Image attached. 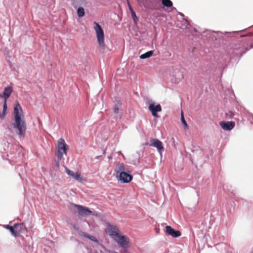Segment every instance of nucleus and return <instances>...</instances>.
Segmentation results:
<instances>
[{
	"instance_id": "f257e3e1",
	"label": "nucleus",
	"mask_w": 253,
	"mask_h": 253,
	"mask_svg": "<svg viewBox=\"0 0 253 253\" xmlns=\"http://www.w3.org/2000/svg\"><path fill=\"white\" fill-rule=\"evenodd\" d=\"M14 122L7 126L8 130L12 134H16L20 137H24L26 130V126L23 120L21 106L17 103L14 106Z\"/></svg>"
},
{
	"instance_id": "f03ea898",
	"label": "nucleus",
	"mask_w": 253,
	"mask_h": 253,
	"mask_svg": "<svg viewBox=\"0 0 253 253\" xmlns=\"http://www.w3.org/2000/svg\"><path fill=\"white\" fill-rule=\"evenodd\" d=\"M95 26L94 29L96 34V37L98 45L100 48L104 49L105 46L104 42V34L101 26L97 22H94Z\"/></svg>"
},
{
	"instance_id": "7ed1b4c3",
	"label": "nucleus",
	"mask_w": 253,
	"mask_h": 253,
	"mask_svg": "<svg viewBox=\"0 0 253 253\" xmlns=\"http://www.w3.org/2000/svg\"><path fill=\"white\" fill-rule=\"evenodd\" d=\"M71 208L75 211L78 213L79 215L82 216H86L90 214H92L94 216H97V213H93L90 211L88 208L84 207L81 205H78L77 204H73L71 205Z\"/></svg>"
},
{
	"instance_id": "20e7f679",
	"label": "nucleus",
	"mask_w": 253,
	"mask_h": 253,
	"mask_svg": "<svg viewBox=\"0 0 253 253\" xmlns=\"http://www.w3.org/2000/svg\"><path fill=\"white\" fill-rule=\"evenodd\" d=\"M68 146L65 143L64 139L60 138L58 140L57 145L56 156L58 159H61L63 155L67 154V150Z\"/></svg>"
},
{
	"instance_id": "39448f33",
	"label": "nucleus",
	"mask_w": 253,
	"mask_h": 253,
	"mask_svg": "<svg viewBox=\"0 0 253 253\" xmlns=\"http://www.w3.org/2000/svg\"><path fill=\"white\" fill-rule=\"evenodd\" d=\"M114 241L122 248L124 249H127L129 247V240L124 235L121 234L116 238Z\"/></svg>"
},
{
	"instance_id": "423d86ee",
	"label": "nucleus",
	"mask_w": 253,
	"mask_h": 253,
	"mask_svg": "<svg viewBox=\"0 0 253 253\" xmlns=\"http://www.w3.org/2000/svg\"><path fill=\"white\" fill-rule=\"evenodd\" d=\"M106 231L107 234L114 240L120 234L118 227L114 225H108L107 227Z\"/></svg>"
},
{
	"instance_id": "0eeeda50",
	"label": "nucleus",
	"mask_w": 253,
	"mask_h": 253,
	"mask_svg": "<svg viewBox=\"0 0 253 253\" xmlns=\"http://www.w3.org/2000/svg\"><path fill=\"white\" fill-rule=\"evenodd\" d=\"M149 145L157 148L161 157H162V151L164 150L163 143L158 139H152L150 141Z\"/></svg>"
},
{
	"instance_id": "6e6552de",
	"label": "nucleus",
	"mask_w": 253,
	"mask_h": 253,
	"mask_svg": "<svg viewBox=\"0 0 253 253\" xmlns=\"http://www.w3.org/2000/svg\"><path fill=\"white\" fill-rule=\"evenodd\" d=\"M148 109L151 112L152 115L155 117H158V112L162 111V107L160 104H156L155 102H153L150 104L148 106Z\"/></svg>"
},
{
	"instance_id": "1a4fd4ad",
	"label": "nucleus",
	"mask_w": 253,
	"mask_h": 253,
	"mask_svg": "<svg viewBox=\"0 0 253 253\" xmlns=\"http://www.w3.org/2000/svg\"><path fill=\"white\" fill-rule=\"evenodd\" d=\"M118 181L122 183H128L132 179V176L128 173L127 171L122 173L116 177Z\"/></svg>"
},
{
	"instance_id": "9d476101",
	"label": "nucleus",
	"mask_w": 253,
	"mask_h": 253,
	"mask_svg": "<svg viewBox=\"0 0 253 253\" xmlns=\"http://www.w3.org/2000/svg\"><path fill=\"white\" fill-rule=\"evenodd\" d=\"M219 124L221 127L226 131L232 130L235 126V123L232 121H221L219 122Z\"/></svg>"
},
{
	"instance_id": "9b49d317",
	"label": "nucleus",
	"mask_w": 253,
	"mask_h": 253,
	"mask_svg": "<svg viewBox=\"0 0 253 253\" xmlns=\"http://www.w3.org/2000/svg\"><path fill=\"white\" fill-rule=\"evenodd\" d=\"M66 172L68 175L78 182H81L84 180L83 177L77 172H74L68 169H66Z\"/></svg>"
},
{
	"instance_id": "f8f14e48",
	"label": "nucleus",
	"mask_w": 253,
	"mask_h": 253,
	"mask_svg": "<svg viewBox=\"0 0 253 253\" xmlns=\"http://www.w3.org/2000/svg\"><path fill=\"white\" fill-rule=\"evenodd\" d=\"M115 174L116 177L122 173L128 171L125 165L123 163H118L114 168Z\"/></svg>"
},
{
	"instance_id": "ddd939ff",
	"label": "nucleus",
	"mask_w": 253,
	"mask_h": 253,
	"mask_svg": "<svg viewBox=\"0 0 253 253\" xmlns=\"http://www.w3.org/2000/svg\"><path fill=\"white\" fill-rule=\"evenodd\" d=\"M166 232L169 235L174 238L178 237L181 235V233L179 231L173 229L170 226H167L166 227Z\"/></svg>"
},
{
	"instance_id": "4468645a",
	"label": "nucleus",
	"mask_w": 253,
	"mask_h": 253,
	"mask_svg": "<svg viewBox=\"0 0 253 253\" xmlns=\"http://www.w3.org/2000/svg\"><path fill=\"white\" fill-rule=\"evenodd\" d=\"M121 107V103L120 101H119L117 104H115L114 106V113L115 114V117L116 119L121 118L122 116V112L120 111V108Z\"/></svg>"
},
{
	"instance_id": "2eb2a0df",
	"label": "nucleus",
	"mask_w": 253,
	"mask_h": 253,
	"mask_svg": "<svg viewBox=\"0 0 253 253\" xmlns=\"http://www.w3.org/2000/svg\"><path fill=\"white\" fill-rule=\"evenodd\" d=\"M12 90V88L10 86H8L4 88L2 95V97L4 98V100H7Z\"/></svg>"
},
{
	"instance_id": "dca6fc26",
	"label": "nucleus",
	"mask_w": 253,
	"mask_h": 253,
	"mask_svg": "<svg viewBox=\"0 0 253 253\" xmlns=\"http://www.w3.org/2000/svg\"><path fill=\"white\" fill-rule=\"evenodd\" d=\"M21 226V227H24V225L23 223H21L20 224L16 223L14 224V226H9V225H7L5 226V227L6 229H8L12 235H13L14 236H16L17 235L16 232L15 231L14 228L16 227L17 226Z\"/></svg>"
},
{
	"instance_id": "f3484780",
	"label": "nucleus",
	"mask_w": 253,
	"mask_h": 253,
	"mask_svg": "<svg viewBox=\"0 0 253 253\" xmlns=\"http://www.w3.org/2000/svg\"><path fill=\"white\" fill-rule=\"evenodd\" d=\"M72 4L75 8L81 5H85L86 0H72Z\"/></svg>"
},
{
	"instance_id": "a211bd4d",
	"label": "nucleus",
	"mask_w": 253,
	"mask_h": 253,
	"mask_svg": "<svg viewBox=\"0 0 253 253\" xmlns=\"http://www.w3.org/2000/svg\"><path fill=\"white\" fill-rule=\"evenodd\" d=\"M189 25V23L188 21L185 18H183L182 20L181 21V24L179 25V23H177L176 26L180 28L181 29L184 30L185 29H186Z\"/></svg>"
},
{
	"instance_id": "6ab92c4d",
	"label": "nucleus",
	"mask_w": 253,
	"mask_h": 253,
	"mask_svg": "<svg viewBox=\"0 0 253 253\" xmlns=\"http://www.w3.org/2000/svg\"><path fill=\"white\" fill-rule=\"evenodd\" d=\"M162 4L167 8L172 6L173 3L170 0H161Z\"/></svg>"
},
{
	"instance_id": "aec40b11",
	"label": "nucleus",
	"mask_w": 253,
	"mask_h": 253,
	"mask_svg": "<svg viewBox=\"0 0 253 253\" xmlns=\"http://www.w3.org/2000/svg\"><path fill=\"white\" fill-rule=\"evenodd\" d=\"M153 53V51L152 50L149 51L144 54H141L140 56V58L142 59H145L148 58L152 56Z\"/></svg>"
},
{
	"instance_id": "412c9836",
	"label": "nucleus",
	"mask_w": 253,
	"mask_h": 253,
	"mask_svg": "<svg viewBox=\"0 0 253 253\" xmlns=\"http://www.w3.org/2000/svg\"><path fill=\"white\" fill-rule=\"evenodd\" d=\"M84 10L83 7L79 6L77 9V15L79 18H82L84 15Z\"/></svg>"
},
{
	"instance_id": "4be33fe9",
	"label": "nucleus",
	"mask_w": 253,
	"mask_h": 253,
	"mask_svg": "<svg viewBox=\"0 0 253 253\" xmlns=\"http://www.w3.org/2000/svg\"><path fill=\"white\" fill-rule=\"evenodd\" d=\"M84 236L86 238H88L90 240H91V241H93V242H94L95 243H98V241L97 240V239L94 236H91V235H88V234H85Z\"/></svg>"
},
{
	"instance_id": "5701e85b",
	"label": "nucleus",
	"mask_w": 253,
	"mask_h": 253,
	"mask_svg": "<svg viewBox=\"0 0 253 253\" xmlns=\"http://www.w3.org/2000/svg\"><path fill=\"white\" fill-rule=\"evenodd\" d=\"M174 73H175V75H173V76H174L178 80H180L181 78H182V75L178 70H175Z\"/></svg>"
},
{
	"instance_id": "b1692460",
	"label": "nucleus",
	"mask_w": 253,
	"mask_h": 253,
	"mask_svg": "<svg viewBox=\"0 0 253 253\" xmlns=\"http://www.w3.org/2000/svg\"><path fill=\"white\" fill-rule=\"evenodd\" d=\"M71 228L76 231H79V226L76 223H70Z\"/></svg>"
},
{
	"instance_id": "393cba45",
	"label": "nucleus",
	"mask_w": 253,
	"mask_h": 253,
	"mask_svg": "<svg viewBox=\"0 0 253 253\" xmlns=\"http://www.w3.org/2000/svg\"><path fill=\"white\" fill-rule=\"evenodd\" d=\"M181 122H182V124L184 125V127H187V124L184 119V115H183V113L182 111H181Z\"/></svg>"
},
{
	"instance_id": "a878e982",
	"label": "nucleus",
	"mask_w": 253,
	"mask_h": 253,
	"mask_svg": "<svg viewBox=\"0 0 253 253\" xmlns=\"http://www.w3.org/2000/svg\"><path fill=\"white\" fill-rule=\"evenodd\" d=\"M234 49H235V50H237L238 51V52H237V53H240V56H241L243 53H245L246 51L245 50H243V48H242L241 49L240 48V47H234Z\"/></svg>"
},
{
	"instance_id": "bb28decb",
	"label": "nucleus",
	"mask_w": 253,
	"mask_h": 253,
	"mask_svg": "<svg viewBox=\"0 0 253 253\" xmlns=\"http://www.w3.org/2000/svg\"><path fill=\"white\" fill-rule=\"evenodd\" d=\"M6 101L7 100H4V104L3 105V112L1 113L2 114H3V118L4 117L5 111L7 109Z\"/></svg>"
},
{
	"instance_id": "cd10ccee",
	"label": "nucleus",
	"mask_w": 253,
	"mask_h": 253,
	"mask_svg": "<svg viewBox=\"0 0 253 253\" xmlns=\"http://www.w3.org/2000/svg\"><path fill=\"white\" fill-rule=\"evenodd\" d=\"M137 1L140 6H146V1L144 0H137Z\"/></svg>"
},
{
	"instance_id": "c85d7f7f",
	"label": "nucleus",
	"mask_w": 253,
	"mask_h": 253,
	"mask_svg": "<svg viewBox=\"0 0 253 253\" xmlns=\"http://www.w3.org/2000/svg\"><path fill=\"white\" fill-rule=\"evenodd\" d=\"M131 14L133 20H134V22H135L136 20L137 19L135 13L134 12V11H132Z\"/></svg>"
},
{
	"instance_id": "c756f323",
	"label": "nucleus",
	"mask_w": 253,
	"mask_h": 253,
	"mask_svg": "<svg viewBox=\"0 0 253 253\" xmlns=\"http://www.w3.org/2000/svg\"><path fill=\"white\" fill-rule=\"evenodd\" d=\"M127 4H128V6L129 7V9L130 12H131V11H133V10L132 7H131V5H130V3H129L128 1H127Z\"/></svg>"
},
{
	"instance_id": "7c9ffc66",
	"label": "nucleus",
	"mask_w": 253,
	"mask_h": 253,
	"mask_svg": "<svg viewBox=\"0 0 253 253\" xmlns=\"http://www.w3.org/2000/svg\"><path fill=\"white\" fill-rule=\"evenodd\" d=\"M253 47V45H251L249 48H248V47L246 48V49L245 51H246Z\"/></svg>"
},
{
	"instance_id": "2f4dec72",
	"label": "nucleus",
	"mask_w": 253,
	"mask_h": 253,
	"mask_svg": "<svg viewBox=\"0 0 253 253\" xmlns=\"http://www.w3.org/2000/svg\"><path fill=\"white\" fill-rule=\"evenodd\" d=\"M4 118H3V114H2L0 112V119H3Z\"/></svg>"
},
{
	"instance_id": "473e14b6",
	"label": "nucleus",
	"mask_w": 253,
	"mask_h": 253,
	"mask_svg": "<svg viewBox=\"0 0 253 253\" xmlns=\"http://www.w3.org/2000/svg\"><path fill=\"white\" fill-rule=\"evenodd\" d=\"M229 113L230 114V115H230V118L232 117L233 115V113L232 112H229Z\"/></svg>"
},
{
	"instance_id": "72a5a7b5",
	"label": "nucleus",
	"mask_w": 253,
	"mask_h": 253,
	"mask_svg": "<svg viewBox=\"0 0 253 253\" xmlns=\"http://www.w3.org/2000/svg\"><path fill=\"white\" fill-rule=\"evenodd\" d=\"M193 30L194 31V32H195L196 33H198L197 30L195 28H194V29H193ZM196 35H197V34H196Z\"/></svg>"
},
{
	"instance_id": "f704fd0d",
	"label": "nucleus",
	"mask_w": 253,
	"mask_h": 253,
	"mask_svg": "<svg viewBox=\"0 0 253 253\" xmlns=\"http://www.w3.org/2000/svg\"><path fill=\"white\" fill-rule=\"evenodd\" d=\"M179 14L180 16H181L182 17H184V15L183 14L181 13H179Z\"/></svg>"
},
{
	"instance_id": "c9c22d12",
	"label": "nucleus",
	"mask_w": 253,
	"mask_h": 253,
	"mask_svg": "<svg viewBox=\"0 0 253 253\" xmlns=\"http://www.w3.org/2000/svg\"><path fill=\"white\" fill-rule=\"evenodd\" d=\"M159 229H156V232H157V233H159Z\"/></svg>"
},
{
	"instance_id": "e433bc0d",
	"label": "nucleus",
	"mask_w": 253,
	"mask_h": 253,
	"mask_svg": "<svg viewBox=\"0 0 253 253\" xmlns=\"http://www.w3.org/2000/svg\"><path fill=\"white\" fill-rule=\"evenodd\" d=\"M2 98V95L0 93V98Z\"/></svg>"
}]
</instances>
